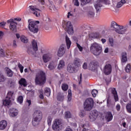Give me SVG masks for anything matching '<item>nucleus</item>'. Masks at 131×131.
Masks as SVG:
<instances>
[{
  "mask_svg": "<svg viewBox=\"0 0 131 131\" xmlns=\"http://www.w3.org/2000/svg\"><path fill=\"white\" fill-rule=\"evenodd\" d=\"M111 94L114 97V99L110 98V97H108L107 98V106L109 108H114L115 106V102H117L119 100L118 95L117 94V91L115 88H112L111 90Z\"/></svg>",
  "mask_w": 131,
  "mask_h": 131,
  "instance_id": "1",
  "label": "nucleus"
},
{
  "mask_svg": "<svg viewBox=\"0 0 131 131\" xmlns=\"http://www.w3.org/2000/svg\"><path fill=\"white\" fill-rule=\"evenodd\" d=\"M40 3L37 6H31L29 7L30 10L33 12V14L35 15L36 17H39L40 16V10H43L45 6H41V5H45V0H38Z\"/></svg>",
  "mask_w": 131,
  "mask_h": 131,
  "instance_id": "2",
  "label": "nucleus"
},
{
  "mask_svg": "<svg viewBox=\"0 0 131 131\" xmlns=\"http://www.w3.org/2000/svg\"><path fill=\"white\" fill-rule=\"evenodd\" d=\"M47 81L46 73L43 72H40L36 74L35 78V83L36 85H43Z\"/></svg>",
  "mask_w": 131,
  "mask_h": 131,
  "instance_id": "3",
  "label": "nucleus"
},
{
  "mask_svg": "<svg viewBox=\"0 0 131 131\" xmlns=\"http://www.w3.org/2000/svg\"><path fill=\"white\" fill-rule=\"evenodd\" d=\"M42 119V113L40 110H35L33 114L32 124L33 126L38 125V122Z\"/></svg>",
  "mask_w": 131,
  "mask_h": 131,
  "instance_id": "4",
  "label": "nucleus"
},
{
  "mask_svg": "<svg viewBox=\"0 0 131 131\" xmlns=\"http://www.w3.org/2000/svg\"><path fill=\"white\" fill-rule=\"evenodd\" d=\"M90 51L94 56H100L102 53V47L97 42L91 45Z\"/></svg>",
  "mask_w": 131,
  "mask_h": 131,
  "instance_id": "5",
  "label": "nucleus"
},
{
  "mask_svg": "<svg viewBox=\"0 0 131 131\" xmlns=\"http://www.w3.org/2000/svg\"><path fill=\"white\" fill-rule=\"evenodd\" d=\"M32 47H30L28 49V53L29 55H32V56H34L35 58L37 57L36 55V52H37L38 48L37 47V42L35 40L32 41Z\"/></svg>",
  "mask_w": 131,
  "mask_h": 131,
  "instance_id": "6",
  "label": "nucleus"
},
{
  "mask_svg": "<svg viewBox=\"0 0 131 131\" xmlns=\"http://www.w3.org/2000/svg\"><path fill=\"white\" fill-rule=\"evenodd\" d=\"M109 4V0H97L94 3V8L96 10V13H99L101 8L103 7V5H108Z\"/></svg>",
  "mask_w": 131,
  "mask_h": 131,
  "instance_id": "7",
  "label": "nucleus"
},
{
  "mask_svg": "<svg viewBox=\"0 0 131 131\" xmlns=\"http://www.w3.org/2000/svg\"><path fill=\"white\" fill-rule=\"evenodd\" d=\"M62 27L69 34L72 35L74 33L73 27L71 21H63L62 23Z\"/></svg>",
  "mask_w": 131,
  "mask_h": 131,
  "instance_id": "8",
  "label": "nucleus"
},
{
  "mask_svg": "<svg viewBox=\"0 0 131 131\" xmlns=\"http://www.w3.org/2000/svg\"><path fill=\"white\" fill-rule=\"evenodd\" d=\"M94 107V99L92 98L86 99L84 103V109L85 111H91Z\"/></svg>",
  "mask_w": 131,
  "mask_h": 131,
  "instance_id": "9",
  "label": "nucleus"
},
{
  "mask_svg": "<svg viewBox=\"0 0 131 131\" xmlns=\"http://www.w3.org/2000/svg\"><path fill=\"white\" fill-rule=\"evenodd\" d=\"M37 24H39V21H30L29 23V29L33 33H37L38 32V26Z\"/></svg>",
  "mask_w": 131,
  "mask_h": 131,
  "instance_id": "10",
  "label": "nucleus"
},
{
  "mask_svg": "<svg viewBox=\"0 0 131 131\" xmlns=\"http://www.w3.org/2000/svg\"><path fill=\"white\" fill-rule=\"evenodd\" d=\"M7 23L10 24V29L13 32H17V22L15 21L13 19L7 20Z\"/></svg>",
  "mask_w": 131,
  "mask_h": 131,
  "instance_id": "11",
  "label": "nucleus"
},
{
  "mask_svg": "<svg viewBox=\"0 0 131 131\" xmlns=\"http://www.w3.org/2000/svg\"><path fill=\"white\" fill-rule=\"evenodd\" d=\"M13 94H14V92L11 91L8 93L6 99L3 101V105L4 106H10L11 104V98L13 97Z\"/></svg>",
  "mask_w": 131,
  "mask_h": 131,
  "instance_id": "12",
  "label": "nucleus"
},
{
  "mask_svg": "<svg viewBox=\"0 0 131 131\" xmlns=\"http://www.w3.org/2000/svg\"><path fill=\"white\" fill-rule=\"evenodd\" d=\"M127 28H128V26L127 25L125 26L120 25L118 29L116 30V32L119 34H124L126 32Z\"/></svg>",
  "mask_w": 131,
  "mask_h": 131,
  "instance_id": "13",
  "label": "nucleus"
},
{
  "mask_svg": "<svg viewBox=\"0 0 131 131\" xmlns=\"http://www.w3.org/2000/svg\"><path fill=\"white\" fill-rule=\"evenodd\" d=\"M66 52V46L65 45L62 44L61 45L57 52V56L58 57H63Z\"/></svg>",
  "mask_w": 131,
  "mask_h": 131,
  "instance_id": "14",
  "label": "nucleus"
},
{
  "mask_svg": "<svg viewBox=\"0 0 131 131\" xmlns=\"http://www.w3.org/2000/svg\"><path fill=\"white\" fill-rule=\"evenodd\" d=\"M98 115L99 114L98 113V111H92V113L89 115V119L90 121H95L96 119L98 118Z\"/></svg>",
  "mask_w": 131,
  "mask_h": 131,
  "instance_id": "15",
  "label": "nucleus"
},
{
  "mask_svg": "<svg viewBox=\"0 0 131 131\" xmlns=\"http://www.w3.org/2000/svg\"><path fill=\"white\" fill-rule=\"evenodd\" d=\"M103 71L106 75H109L112 71V67L111 64L107 63L103 68Z\"/></svg>",
  "mask_w": 131,
  "mask_h": 131,
  "instance_id": "16",
  "label": "nucleus"
},
{
  "mask_svg": "<svg viewBox=\"0 0 131 131\" xmlns=\"http://www.w3.org/2000/svg\"><path fill=\"white\" fill-rule=\"evenodd\" d=\"M9 111H10V116H11V117H16V116H17V115H18V113H19V111H18V110H17V109L15 108H10L9 109Z\"/></svg>",
  "mask_w": 131,
  "mask_h": 131,
  "instance_id": "17",
  "label": "nucleus"
},
{
  "mask_svg": "<svg viewBox=\"0 0 131 131\" xmlns=\"http://www.w3.org/2000/svg\"><path fill=\"white\" fill-rule=\"evenodd\" d=\"M52 58H53V55L50 53L44 54L43 55V61L45 63H48L49 61L52 60Z\"/></svg>",
  "mask_w": 131,
  "mask_h": 131,
  "instance_id": "18",
  "label": "nucleus"
},
{
  "mask_svg": "<svg viewBox=\"0 0 131 131\" xmlns=\"http://www.w3.org/2000/svg\"><path fill=\"white\" fill-rule=\"evenodd\" d=\"M57 67V62L56 61H50L49 63L48 68L51 71L55 70Z\"/></svg>",
  "mask_w": 131,
  "mask_h": 131,
  "instance_id": "19",
  "label": "nucleus"
},
{
  "mask_svg": "<svg viewBox=\"0 0 131 131\" xmlns=\"http://www.w3.org/2000/svg\"><path fill=\"white\" fill-rule=\"evenodd\" d=\"M75 68H76L73 64H69L67 67V71L70 73H74V72H76Z\"/></svg>",
  "mask_w": 131,
  "mask_h": 131,
  "instance_id": "20",
  "label": "nucleus"
},
{
  "mask_svg": "<svg viewBox=\"0 0 131 131\" xmlns=\"http://www.w3.org/2000/svg\"><path fill=\"white\" fill-rule=\"evenodd\" d=\"M8 126V122L7 121L3 120L0 122V129L3 130V129H6V127Z\"/></svg>",
  "mask_w": 131,
  "mask_h": 131,
  "instance_id": "21",
  "label": "nucleus"
},
{
  "mask_svg": "<svg viewBox=\"0 0 131 131\" xmlns=\"http://www.w3.org/2000/svg\"><path fill=\"white\" fill-rule=\"evenodd\" d=\"M120 25H118L116 23L115 21H112L111 24V28H113L115 30V31L116 32V30H117Z\"/></svg>",
  "mask_w": 131,
  "mask_h": 131,
  "instance_id": "22",
  "label": "nucleus"
},
{
  "mask_svg": "<svg viewBox=\"0 0 131 131\" xmlns=\"http://www.w3.org/2000/svg\"><path fill=\"white\" fill-rule=\"evenodd\" d=\"M73 65H74L75 68H77V67H80V59L78 58H75Z\"/></svg>",
  "mask_w": 131,
  "mask_h": 131,
  "instance_id": "23",
  "label": "nucleus"
},
{
  "mask_svg": "<svg viewBox=\"0 0 131 131\" xmlns=\"http://www.w3.org/2000/svg\"><path fill=\"white\" fill-rule=\"evenodd\" d=\"M113 118V116H112V114L111 113V112H107L105 116V119L106 120V121L109 122V121H111Z\"/></svg>",
  "mask_w": 131,
  "mask_h": 131,
  "instance_id": "24",
  "label": "nucleus"
},
{
  "mask_svg": "<svg viewBox=\"0 0 131 131\" xmlns=\"http://www.w3.org/2000/svg\"><path fill=\"white\" fill-rule=\"evenodd\" d=\"M127 61V57L126 56V53L124 52L122 53L121 62L122 63H125Z\"/></svg>",
  "mask_w": 131,
  "mask_h": 131,
  "instance_id": "25",
  "label": "nucleus"
},
{
  "mask_svg": "<svg viewBox=\"0 0 131 131\" xmlns=\"http://www.w3.org/2000/svg\"><path fill=\"white\" fill-rule=\"evenodd\" d=\"M66 41L67 43V49L69 50L70 49V46H71V41L68 36H66Z\"/></svg>",
  "mask_w": 131,
  "mask_h": 131,
  "instance_id": "26",
  "label": "nucleus"
},
{
  "mask_svg": "<svg viewBox=\"0 0 131 131\" xmlns=\"http://www.w3.org/2000/svg\"><path fill=\"white\" fill-rule=\"evenodd\" d=\"M19 83L20 85H23V86H27V82H26V79L25 78H21L19 81Z\"/></svg>",
  "mask_w": 131,
  "mask_h": 131,
  "instance_id": "27",
  "label": "nucleus"
},
{
  "mask_svg": "<svg viewBox=\"0 0 131 131\" xmlns=\"http://www.w3.org/2000/svg\"><path fill=\"white\" fill-rule=\"evenodd\" d=\"M64 66H65V62H64L63 60H60L57 67V68L60 70L62 68H64Z\"/></svg>",
  "mask_w": 131,
  "mask_h": 131,
  "instance_id": "28",
  "label": "nucleus"
},
{
  "mask_svg": "<svg viewBox=\"0 0 131 131\" xmlns=\"http://www.w3.org/2000/svg\"><path fill=\"white\" fill-rule=\"evenodd\" d=\"M52 128H53V129H54V130L57 131V130H60L61 129V127L59 126V125H58V124L55 123V122L54 121V124L52 126Z\"/></svg>",
  "mask_w": 131,
  "mask_h": 131,
  "instance_id": "29",
  "label": "nucleus"
},
{
  "mask_svg": "<svg viewBox=\"0 0 131 131\" xmlns=\"http://www.w3.org/2000/svg\"><path fill=\"white\" fill-rule=\"evenodd\" d=\"M6 73L7 74V76L9 77H12V76H13V72L12 70L8 68H6Z\"/></svg>",
  "mask_w": 131,
  "mask_h": 131,
  "instance_id": "30",
  "label": "nucleus"
},
{
  "mask_svg": "<svg viewBox=\"0 0 131 131\" xmlns=\"http://www.w3.org/2000/svg\"><path fill=\"white\" fill-rule=\"evenodd\" d=\"M124 4H126V1L125 0H121L120 2H118L117 4V8H121Z\"/></svg>",
  "mask_w": 131,
  "mask_h": 131,
  "instance_id": "31",
  "label": "nucleus"
},
{
  "mask_svg": "<svg viewBox=\"0 0 131 131\" xmlns=\"http://www.w3.org/2000/svg\"><path fill=\"white\" fill-rule=\"evenodd\" d=\"M44 93L47 97H50L51 96V89L49 88H45Z\"/></svg>",
  "mask_w": 131,
  "mask_h": 131,
  "instance_id": "32",
  "label": "nucleus"
},
{
  "mask_svg": "<svg viewBox=\"0 0 131 131\" xmlns=\"http://www.w3.org/2000/svg\"><path fill=\"white\" fill-rule=\"evenodd\" d=\"M57 100L58 101H63L64 100V95L61 93H58L57 94Z\"/></svg>",
  "mask_w": 131,
  "mask_h": 131,
  "instance_id": "33",
  "label": "nucleus"
},
{
  "mask_svg": "<svg viewBox=\"0 0 131 131\" xmlns=\"http://www.w3.org/2000/svg\"><path fill=\"white\" fill-rule=\"evenodd\" d=\"M72 99V92L71 91V90L69 89L68 90V100L69 102H70Z\"/></svg>",
  "mask_w": 131,
  "mask_h": 131,
  "instance_id": "34",
  "label": "nucleus"
},
{
  "mask_svg": "<svg viewBox=\"0 0 131 131\" xmlns=\"http://www.w3.org/2000/svg\"><path fill=\"white\" fill-rule=\"evenodd\" d=\"M89 37L92 38H98L99 37V34L97 33H93L89 35Z\"/></svg>",
  "mask_w": 131,
  "mask_h": 131,
  "instance_id": "35",
  "label": "nucleus"
},
{
  "mask_svg": "<svg viewBox=\"0 0 131 131\" xmlns=\"http://www.w3.org/2000/svg\"><path fill=\"white\" fill-rule=\"evenodd\" d=\"M126 109L128 113H131V102H129L126 104Z\"/></svg>",
  "mask_w": 131,
  "mask_h": 131,
  "instance_id": "36",
  "label": "nucleus"
},
{
  "mask_svg": "<svg viewBox=\"0 0 131 131\" xmlns=\"http://www.w3.org/2000/svg\"><path fill=\"white\" fill-rule=\"evenodd\" d=\"M80 1L81 2V5L82 6H84L85 5L91 3L92 0H80Z\"/></svg>",
  "mask_w": 131,
  "mask_h": 131,
  "instance_id": "37",
  "label": "nucleus"
},
{
  "mask_svg": "<svg viewBox=\"0 0 131 131\" xmlns=\"http://www.w3.org/2000/svg\"><path fill=\"white\" fill-rule=\"evenodd\" d=\"M64 118H71V113L70 112H66L64 113Z\"/></svg>",
  "mask_w": 131,
  "mask_h": 131,
  "instance_id": "38",
  "label": "nucleus"
},
{
  "mask_svg": "<svg viewBox=\"0 0 131 131\" xmlns=\"http://www.w3.org/2000/svg\"><path fill=\"white\" fill-rule=\"evenodd\" d=\"M61 89L62 91H64V92H66V91L68 90V85L66 83H63L61 86Z\"/></svg>",
  "mask_w": 131,
  "mask_h": 131,
  "instance_id": "39",
  "label": "nucleus"
},
{
  "mask_svg": "<svg viewBox=\"0 0 131 131\" xmlns=\"http://www.w3.org/2000/svg\"><path fill=\"white\" fill-rule=\"evenodd\" d=\"M6 80V77L4 75L0 73V82H4Z\"/></svg>",
  "mask_w": 131,
  "mask_h": 131,
  "instance_id": "40",
  "label": "nucleus"
},
{
  "mask_svg": "<svg viewBox=\"0 0 131 131\" xmlns=\"http://www.w3.org/2000/svg\"><path fill=\"white\" fill-rule=\"evenodd\" d=\"M20 40L22 42H24V43H27V42H28V39L25 37H21Z\"/></svg>",
  "mask_w": 131,
  "mask_h": 131,
  "instance_id": "41",
  "label": "nucleus"
},
{
  "mask_svg": "<svg viewBox=\"0 0 131 131\" xmlns=\"http://www.w3.org/2000/svg\"><path fill=\"white\" fill-rule=\"evenodd\" d=\"M54 122L57 123L60 127L62 126V120L60 119H55Z\"/></svg>",
  "mask_w": 131,
  "mask_h": 131,
  "instance_id": "42",
  "label": "nucleus"
},
{
  "mask_svg": "<svg viewBox=\"0 0 131 131\" xmlns=\"http://www.w3.org/2000/svg\"><path fill=\"white\" fill-rule=\"evenodd\" d=\"M17 102H18V103H20V104H22V103H23V96H18V97L17 99Z\"/></svg>",
  "mask_w": 131,
  "mask_h": 131,
  "instance_id": "43",
  "label": "nucleus"
},
{
  "mask_svg": "<svg viewBox=\"0 0 131 131\" xmlns=\"http://www.w3.org/2000/svg\"><path fill=\"white\" fill-rule=\"evenodd\" d=\"M97 94H98V91L97 90H93L92 91V94L93 97H94V98H96L97 96Z\"/></svg>",
  "mask_w": 131,
  "mask_h": 131,
  "instance_id": "44",
  "label": "nucleus"
},
{
  "mask_svg": "<svg viewBox=\"0 0 131 131\" xmlns=\"http://www.w3.org/2000/svg\"><path fill=\"white\" fill-rule=\"evenodd\" d=\"M50 10H55V6H54V4H53V3H50L48 6Z\"/></svg>",
  "mask_w": 131,
  "mask_h": 131,
  "instance_id": "45",
  "label": "nucleus"
},
{
  "mask_svg": "<svg viewBox=\"0 0 131 131\" xmlns=\"http://www.w3.org/2000/svg\"><path fill=\"white\" fill-rule=\"evenodd\" d=\"M125 71L127 73L130 72V64H128L125 68Z\"/></svg>",
  "mask_w": 131,
  "mask_h": 131,
  "instance_id": "46",
  "label": "nucleus"
},
{
  "mask_svg": "<svg viewBox=\"0 0 131 131\" xmlns=\"http://www.w3.org/2000/svg\"><path fill=\"white\" fill-rule=\"evenodd\" d=\"M18 67L20 69V72L21 73H23V69H24V67L22 66L20 63L18 64Z\"/></svg>",
  "mask_w": 131,
  "mask_h": 131,
  "instance_id": "47",
  "label": "nucleus"
},
{
  "mask_svg": "<svg viewBox=\"0 0 131 131\" xmlns=\"http://www.w3.org/2000/svg\"><path fill=\"white\" fill-rule=\"evenodd\" d=\"M38 92L40 94V95L39 96L40 99H43V94L42 93V89H40V90H38Z\"/></svg>",
  "mask_w": 131,
  "mask_h": 131,
  "instance_id": "48",
  "label": "nucleus"
},
{
  "mask_svg": "<svg viewBox=\"0 0 131 131\" xmlns=\"http://www.w3.org/2000/svg\"><path fill=\"white\" fill-rule=\"evenodd\" d=\"M79 115L80 117H84L85 115V113H84V111H80V112L79 113Z\"/></svg>",
  "mask_w": 131,
  "mask_h": 131,
  "instance_id": "49",
  "label": "nucleus"
},
{
  "mask_svg": "<svg viewBox=\"0 0 131 131\" xmlns=\"http://www.w3.org/2000/svg\"><path fill=\"white\" fill-rule=\"evenodd\" d=\"M121 108V106H120V104L119 103H118L116 106V110L117 111L119 112L120 111V109Z\"/></svg>",
  "mask_w": 131,
  "mask_h": 131,
  "instance_id": "50",
  "label": "nucleus"
},
{
  "mask_svg": "<svg viewBox=\"0 0 131 131\" xmlns=\"http://www.w3.org/2000/svg\"><path fill=\"white\" fill-rule=\"evenodd\" d=\"M89 69L90 70H94V69H95V65H94L92 63H90Z\"/></svg>",
  "mask_w": 131,
  "mask_h": 131,
  "instance_id": "51",
  "label": "nucleus"
},
{
  "mask_svg": "<svg viewBox=\"0 0 131 131\" xmlns=\"http://www.w3.org/2000/svg\"><path fill=\"white\" fill-rule=\"evenodd\" d=\"M0 55L1 57H5V52H4L3 49L0 50Z\"/></svg>",
  "mask_w": 131,
  "mask_h": 131,
  "instance_id": "52",
  "label": "nucleus"
},
{
  "mask_svg": "<svg viewBox=\"0 0 131 131\" xmlns=\"http://www.w3.org/2000/svg\"><path fill=\"white\" fill-rule=\"evenodd\" d=\"M77 47L79 49L80 52H82V50L83 48H82V47H81L79 44L77 43Z\"/></svg>",
  "mask_w": 131,
  "mask_h": 131,
  "instance_id": "53",
  "label": "nucleus"
},
{
  "mask_svg": "<svg viewBox=\"0 0 131 131\" xmlns=\"http://www.w3.org/2000/svg\"><path fill=\"white\" fill-rule=\"evenodd\" d=\"M89 16L91 17H94L95 16V12L93 11H89Z\"/></svg>",
  "mask_w": 131,
  "mask_h": 131,
  "instance_id": "54",
  "label": "nucleus"
},
{
  "mask_svg": "<svg viewBox=\"0 0 131 131\" xmlns=\"http://www.w3.org/2000/svg\"><path fill=\"white\" fill-rule=\"evenodd\" d=\"M74 6H76L77 7H78L79 6V2H78V0H74Z\"/></svg>",
  "mask_w": 131,
  "mask_h": 131,
  "instance_id": "55",
  "label": "nucleus"
},
{
  "mask_svg": "<svg viewBox=\"0 0 131 131\" xmlns=\"http://www.w3.org/2000/svg\"><path fill=\"white\" fill-rule=\"evenodd\" d=\"M5 26H6V22L3 21V22L0 23V27L3 28L5 27Z\"/></svg>",
  "mask_w": 131,
  "mask_h": 131,
  "instance_id": "56",
  "label": "nucleus"
},
{
  "mask_svg": "<svg viewBox=\"0 0 131 131\" xmlns=\"http://www.w3.org/2000/svg\"><path fill=\"white\" fill-rule=\"evenodd\" d=\"M48 123L49 125H51V123H52V118L51 117L48 118Z\"/></svg>",
  "mask_w": 131,
  "mask_h": 131,
  "instance_id": "57",
  "label": "nucleus"
},
{
  "mask_svg": "<svg viewBox=\"0 0 131 131\" xmlns=\"http://www.w3.org/2000/svg\"><path fill=\"white\" fill-rule=\"evenodd\" d=\"M108 41L111 46V47H113V39L112 38H110L108 39Z\"/></svg>",
  "mask_w": 131,
  "mask_h": 131,
  "instance_id": "58",
  "label": "nucleus"
},
{
  "mask_svg": "<svg viewBox=\"0 0 131 131\" xmlns=\"http://www.w3.org/2000/svg\"><path fill=\"white\" fill-rule=\"evenodd\" d=\"M83 69H88V63L86 62H84L82 66Z\"/></svg>",
  "mask_w": 131,
  "mask_h": 131,
  "instance_id": "59",
  "label": "nucleus"
},
{
  "mask_svg": "<svg viewBox=\"0 0 131 131\" xmlns=\"http://www.w3.org/2000/svg\"><path fill=\"white\" fill-rule=\"evenodd\" d=\"M4 36V32L2 31H0V40L3 38V36Z\"/></svg>",
  "mask_w": 131,
  "mask_h": 131,
  "instance_id": "60",
  "label": "nucleus"
},
{
  "mask_svg": "<svg viewBox=\"0 0 131 131\" xmlns=\"http://www.w3.org/2000/svg\"><path fill=\"white\" fill-rule=\"evenodd\" d=\"M14 20V22H16V21H21V18H15L14 19H13Z\"/></svg>",
  "mask_w": 131,
  "mask_h": 131,
  "instance_id": "61",
  "label": "nucleus"
},
{
  "mask_svg": "<svg viewBox=\"0 0 131 131\" xmlns=\"http://www.w3.org/2000/svg\"><path fill=\"white\" fill-rule=\"evenodd\" d=\"M13 47H14V48H16V47H17V44L16 43V40H13Z\"/></svg>",
  "mask_w": 131,
  "mask_h": 131,
  "instance_id": "62",
  "label": "nucleus"
},
{
  "mask_svg": "<svg viewBox=\"0 0 131 131\" xmlns=\"http://www.w3.org/2000/svg\"><path fill=\"white\" fill-rule=\"evenodd\" d=\"M27 103H28L29 104L28 106H30V105H31V100L27 99Z\"/></svg>",
  "mask_w": 131,
  "mask_h": 131,
  "instance_id": "63",
  "label": "nucleus"
},
{
  "mask_svg": "<svg viewBox=\"0 0 131 131\" xmlns=\"http://www.w3.org/2000/svg\"><path fill=\"white\" fill-rule=\"evenodd\" d=\"M65 131H73V130H72V129H71V128L68 127V128H67L66 129Z\"/></svg>",
  "mask_w": 131,
  "mask_h": 131,
  "instance_id": "64",
  "label": "nucleus"
}]
</instances>
